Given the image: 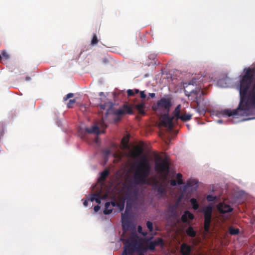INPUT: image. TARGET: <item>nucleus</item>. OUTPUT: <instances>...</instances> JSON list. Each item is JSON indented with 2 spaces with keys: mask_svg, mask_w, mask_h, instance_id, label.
<instances>
[{
  "mask_svg": "<svg viewBox=\"0 0 255 255\" xmlns=\"http://www.w3.org/2000/svg\"><path fill=\"white\" fill-rule=\"evenodd\" d=\"M190 203L192 205V208L194 210H196L199 208V204H198L197 200L195 198H191L190 199Z\"/></svg>",
  "mask_w": 255,
  "mask_h": 255,
  "instance_id": "26",
  "label": "nucleus"
},
{
  "mask_svg": "<svg viewBox=\"0 0 255 255\" xmlns=\"http://www.w3.org/2000/svg\"><path fill=\"white\" fill-rule=\"evenodd\" d=\"M127 201H129V206H128V212H130L132 207V204L130 202V199H128Z\"/></svg>",
  "mask_w": 255,
  "mask_h": 255,
  "instance_id": "46",
  "label": "nucleus"
},
{
  "mask_svg": "<svg viewBox=\"0 0 255 255\" xmlns=\"http://www.w3.org/2000/svg\"><path fill=\"white\" fill-rule=\"evenodd\" d=\"M192 251L191 246L186 243H183L181 246L180 252L182 255H190Z\"/></svg>",
  "mask_w": 255,
  "mask_h": 255,
  "instance_id": "13",
  "label": "nucleus"
},
{
  "mask_svg": "<svg viewBox=\"0 0 255 255\" xmlns=\"http://www.w3.org/2000/svg\"><path fill=\"white\" fill-rule=\"evenodd\" d=\"M137 192L136 191H134L133 192H132V193L129 191V190L128 189V192H127V195L128 196H129V195H131V196L132 197H133L134 198H137Z\"/></svg>",
  "mask_w": 255,
  "mask_h": 255,
  "instance_id": "36",
  "label": "nucleus"
},
{
  "mask_svg": "<svg viewBox=\"0 0 255 255\" xmlns=\"http://www.w3.org/2000/svg\"><path fill=\"white\" fill-rule=\"evenodd\" d=\"M187 127H188V128H189V126L188 125H187Z\"/></svg>",
  "mask_w": 255,
  "mask_h": 255,
  "instance_id": "60",
  "label": "nucleus"
},
{
  "mask_svg": "<svg viewBox=\"0 0 255 255\" xmlns=\"http://www.w3.org/2000/svg\"><path fill=\"white\" fill-rule=\"evenodd\" d=\"M111 206L113 208L114 207H116L118 202L116 201H112L110 202Z\"/></svg>",
  "mask_w": 255,
  "mask_h": 255,
  "instance_id": "47",
  "label": "nucleus"
},
{
  "mask_svg": "<svg viewBox=\"0 0 255 255\" xmlns=\"http://www.w3.org/2000/svg\"><path fill=\"white\" fill-rule=\"evenodd\" d=\"M108 196L107 194H105L103 195L102 196H101V200L102 199H106Z\"/></svg>",
  "mask_w": 255,
  "mask_h": 255,
  "instance_id": "51",
  "label": "nucleus"
},
{
  "mask_svg": "<svg viewBox=\"0 0 255 255\" xmlns=\"http://www.w3.org/2000/svg\"><path fill=\"white\" fill-rule=\"evenodd\" d=\"M161 122L164 127L172 129L174 127V123L175 122V121L167 113L163 115Z\"/></svg>",
  "mask_w": 255,
  "mask_h": 255,
  "instance_id": "9",
  "label": "nucleus"
},
{
  "mask_svg": "<svg viewBox=\"0 0 255 255\" xmlns=\"http://www.w3.org/2000/svg\"><path fill=\"white\" fill-rule=\"evenodd\" d=\"M201 89L202 87L200 86L199 89L193 90L190 92L191 96H193L194 98L193 101L197 104L198 106L203 101V96L205 94Z\"/></svg>",
  "mask_w": 255,
  "mask_h": 255,
  "instance_id": "8",
  "label": "nucleus"
},
{
  "mask_svg": "<svg viewBox=\"0 0 255 255\" xmlns=\"http://www.w3.org/2000/svg\"><path fill=\"white\" fill-rule=\"evenodd\" d=\"M188 84L192 85H197L196 79L195 78H193L189 82Z\"/></svg>",
  "mask_w": 255,
  "mask_h": 255,
  "instance_id": "42",
  "label": "nucleus"
},
{
  "mask_svg": "<svg viewBox=\"0 0 255 255\" xmlns=\"http://www.w3.org/2000/svg\"><path fill=\"white\" fill-rule=\"evenodd\" d=\"M146 245L147 248L150 251H154L155 247L160 246L163 248L164 246V243L163 240L161 238H158L157 240L153 241H149L147 240L146 242Z\"/></svg>",
  "mask_w": 255,
  "mask_h": 255,
  "instance_id": "10",
  "label": "nucleus"
},
{
  "mask_svg": "<svg viewBox=\"0 0 255 255\" xmlns=\"http://www.w3.org/2000/svg\"><path fill=\"white\" fill-rule=\"evenodd\" d=\"M217 209L221 214H225L232 212L233 208L229 205L224 203H220L217 206Z\"/></svg>",
  "mask_w": 255,
  "mask_h": 255,
  "instance_id": "11",
  "label": "nucleus"
},
{
  "mask_svg": "<svg viewBox=\"0 0 255 255\" xmlns=\"http://www.w3.org/2000/svg\"><path fill=\"white\" fill-rule=\"evenodd\" d=\"M100 207L99 205H96L94 207V209L95 212H97L99 211Z\"/></svg>",
  "mask_w": 255,
  "mask_h": 255,
  "instance_id": "48",
  "label": "nucleus"
},
{
  "mask_svg": "<svg viewBox=\"0 0 255 255\" xmlns=\"http://www.w3.org/2000/svg\"><path fill=\"white\" fill-rule=\"evenodd\" d=\"M76 100L75 99H71L69 101L67 104V107L68 108H72L73 107V105L75 103Z\"/></svg>",
  "mask_w": 255,
  "mask_h": 255,
  "instance_id": "34",
  "label": "nucleus"
},
{
  "mask_svg": "<svg viewBox=\"0 0 255 255\" xmlns=\"http://www.w3.org/2000/svg\"><path fill=\"white\" fill-rule=\"evenodd\" d=\"M140 97L142 99H144L146 98V95L144 93V91H140Z\"/></svg>",
  "mask_w": 255,
  "mask_h": 255,
  "instance_id": "45",
  "label": "nucleus"
},
{
  "mask_svg": "<svg viewBox=\"0 0 255 255\" xmlns=\"http://www.w3.org/2000/svg\"><path fill=\"white\" fill-rule=\"evenodd\" d=\"M171 107V100L170 98H162L158 100L155 105L152 107L153 110L155 111L163 110L169 112Z\"/></svg>",
  "mask_w": 255,
  "mask_h": 255,
  "instance_id": "7",
  "label": "nucleus"
},
{
  "mask_svg": "<svg viewBox=\"0 0 255 255\" xmlns=\"http://www.w3.org/2000/svg\"><path fill=\"white\" fill-rule=\"evenodd\" d=\"M129 201L127 202L126 209L124 213L122 214V220H129V214L130 212H128Z\"/></svg>",
  "mask_w": 255,
  "mask_h": 255,
  "instance_id": "18",
  "label": "nucleus"
},
{
  "mask_svg": "<svg viewBox=\"0 0 255 255\" xmlns=\"http://www.w3.org/2000/svg\"><path fill=\"white\" fill-rule=\"evenodd\" d=\"M135 108L138 111L139 114L141 115H145V111L144 109L145 108V103H141L134 105Z\"/></svg>",
  "mask_w": 255,
  "mask_h": 255,
  "instance_id": "17",
  "label": "nucleus"
},
{
  "mask_svg": "<svg viewBox=\"0 0 255 255\" xmlns=\"http://www.w3.org/2000/svg\"><path fill=\"white\" fill-rule=\"evenodd\" d=\"M138 232L143 235V236H145L147 235V232L146 231L143 232L142 228L140 226H138L137 228Z\"/></svg>",
  "mask_w": 255,
  "mask_h": 255,
  "instance_id": "35",
  "label": "nucleus"
},
{
  "mask_svg": "<svg viewBox=\"0 0 255 255\" xmlns=\"http://www.w3.org/2000/svg\"><path fill=\"white\" fill-rule=\"evenodd\" d=\"M155 170L157 173L167 175L169 172L168 161L160 156H157L155 160Z\"/></svg>",
  "mask_w": 255,
  "mask_h": 255,
  "instance_id": "4",
  "label": "nucleus"
},
{
  "mask_svg": "<svg viewBox=\"0 0 255 255\" xmlns=\"http://www.w3.org/2000/svg\"><path fill=\"white\" fill-rule=\"evenodd\" d=\"M98 42V39L96 34H94L93 38L91 40V44L94 45H96Z\"/></svg>",
  "mask_w": 255,
  "mask_h": 255,
  "instance_id": "33",
  "label": "nucleus"
},
{
  "mask_svg": "<svg viewBox=\"0 0 255 255\" xmlns=\"http://www.w3.org/2000/svg\"><path fill=\"white\" fill-rule=\"evenodd\" d=\"M149 58L150 59H154V58H155V55H153V54H151L149 56Z\"/></svg>",
  "mask_w": 255,
  "mask_h": 255,
  "instance_id": "56",
  "label": "nucleus"
},
{
  "mask_svg": "<svg viewBox=\"0 0 255 255\" xmlns=\"http://www.w3.org/2000/svg\"><path fill=\"white\" fill-rule=\"evenodd\" d=\"M240 76L239 86L240 101L236 109H225L220 112L223 116H248L255 108V66L245 68Z\"/></svg>",
  "mask_w": 255,
  "mask_h": 255,
  "instance_id": "1",
  "label": "nucleus"
},
{
  "mask_svg": "<svg viewBox=\"0 0 255 255\" xmlns=\"http://www.w3.org/2000/svg\"><path fill=\"white\" fill-rule=\"evenodd\" d=\"M99 95H100V96H103V95L104 96V95L103 92H100V93H99Z\"/></svg>",
  "mask_w": 255,
  "mask_h": 255,
  "instance_id": "59",
  "label": "nucleus"
},
{
  "mask_svg": "<svg viewBox=\"0 0 255 255\" xmlns=\"http://www.w3.org/2000/svg\"><path fill=\"white\" fill-rule=\"evenodd\" d=\"M212 211L213 207L211 205L205 206L202 210L204 217V228L205 231L206 232H208L210 230L211 223L212 222Z\"/></svg>",
  "mask_w": 255,
  "mask_h": 255,
  "instance_id": "5",
  "label": "nucleus"
},
{
  "mask_svg": "<svg viewBox=\"0 0 255 255\" xmlns=\"http://www.w3.org/2000/svg\"><path fill=\"white\" fill-rule=\"evenodd\" d=\"M110 107L109 108V109L108 110V111L106 112V115H107L109 114L110 109L112 107V103H110Z\"/></svg>",
  "mask_w": 255,
  "mask_h": 255,
  "instance_id": "55",
  "label": "nucleus"
},
{
  "mask_svg": "<svg viewBox=\"0 0 255 255\" xmlns=\"http://www.w3.org/2000/svg\"><path fill=\"white\" fill-rule=\"evenodd\" d=\"M90 200L92 202L95 201L97 204H100L101 202L100 194L99 193H97L92 194Z\"/></svg>",
  "mask_w": 255,
  "mask_h": 255,
  "instance_id": "19",
  "label": "nucleus"
},
{
  "mask_svg": "<svg viewBox=\"0 0 255 255\" xmlns=\"http://www.w3.org/2000/svg\"><path fill=\"white\" fill-rule=\"evenodd\" d=\"M113 211V207L111 205L110 202H106L105 206V209L104 210V214L105 215H109Z\"/></svg>",
  "mask_w": 255,
  "mask_h": 255,
  "instance_id": "20",
  "label": "nucleus"
},
{
  "mask_svg": "<svg viewBox=\"0 0 255 255\" xmlns=\"http://www.w3.org/2000/svg\"><path fill=\"white\" fill-rule=\"evenodd\" d=\"M120 211H122L125 207V201L124 200H121L120 202H118L117 206Z\"/></svg>",
  "mask_w": 255,
  "mask_h": 255,
  "instance_id": "29",
  "label": "nucleus"
},
{
  "mask_svg": "<svg viewBox=\"0 0 255 255\" xmlns=\"http://www.w3.org/2000/svg\"><path fill=\"white\" fill-rule=\"evenodd\" d=\"M74 96V94L73 93H70L67 94L64 98L63 100L64 101H67L69 98H72Z\"/></svg>",
  "mask_w": 255,
  "mask_h": 255,
  "instance_id": "39",
  "label": "nucleus"
},
{
  "mask_svg": "<svg viewBox=\"0 0 255 255\" xmlns=\"http://www.w3.org/2000/svg\"><path fill=\"white\" fill-rule=\"evenodd\" d=\"M88 200H85L84 202H83V205L84 206H88Z\"/></svg>",
  "mask_w": 255,
  "mask_h": 255,
  "instance_id": "54",
  "label": "nucleus"
},
{
  "mask_svg": "<svg viewBox=\"0 0 255 255\" xmlns=\"http://www.w3.org/2000/svg\"><path fill=\"white\" fill-rule=\"evenodd\" d=\"M109 174V171L108 170H105L101 173L100 179L102 181H104L107 178Z\"/></svg>",
  "mask_w": 255,
  "mask_h": 255,
  "instance_id": "28",
  "label": "nucleus"
},
{
  "mask_svg": "<svg viewBox=\"0 0 255 255\" xmlns=\"http://www.w3.org/2000/svg\"><path fill=\"white\" fill-rule=\"evenodd\" d=\"M133 91H134V94H135H135H137V93H138L139 92V90H138V89H134V90H133Z\"/></svg>",
  "mask_w": 255,
  "mask_h": 255,
  "instance_id": "57",
  "label": "nucleus"
},
{
  "mask_svg": "<svg viewBox=\"0 0 255 255\" xmlns=\"http://www.w3.org/2000/svg\"><path fill=\"white\" fill-rule=\"evenodd\" d=\"M145 251V249L137 239L132 238L127 241L122 255H144Z\"/></svg>",
  "mask_w": 255,
  "mask_h": 255,
  "instance_id": "3",
  "label": "nucleus"
},
{
  "mask_svg": "<svg viewBox=\"0 0 255 255\" xmlns=\"http://www.w3.org/2000/svg\"><path fill=\"white\" fill-rule=\"evenodd\" d=\"M6 60L8 59L9 58V55L7 54V53L4 51H2L1 52V55H0V62H2V57Z\"/></svg>",
  "mask_w": 255,
  "mask_h": 255,
  "instance_id": "30",
  "label": "nucleus"
},
{
  "mask_svg": "<svg viewBox=\"0 0 255 255\" xmlns=\"http://www.w3.org/2000/svg\"><path fill=\"white\" fill-rule=\"evenodd\" d=\"M192 115L190 114L184 113L181 115V117H179V119H180L183 122H186L190 120L192 118Z\"/></svg>",
  "mask_w": 255,
  "mask_h": 255,
  "instance_id": "24",
  "label": "nucleus"
},
{
  "mask_svg": "<svg viewBox=\"0 0 255 255\" xmlns=\"http://www.w3.org/2000/svg\"><path fill=\"white\" fill-rule=\"evenodd\" d=\"M107 103H104L103 104H101L99 105L100 107V109L101 110H105L106 109V107H107Z\"/></svg>",
  "mask_w": 255,
  "mask_h": 255,
  "instance_id": "44",
  "label": "nucleus"
},
{
  "mask_svg": "<svg viewBox=\"0 0 255 255\" xmlns=\"http://www.w3.org/2000/svg\"><path fill=\"white\" fill-rule=\"evenodd\" d=\"M101 124L102 125H101V127L102 128H107V126L104 123L103 118H102V121H101Z\"/></svg>",
  "mask_w": 255,
  "mask_h": 255,
  "instance_id": "49",
  "label": "nucleus"
},
{
  "mask_svg": "<svg viewBox=\"0 0 255 255\" xmlns=\"http://www.w3.org/2000/svg\"><path fill=\"white\" fill-rule=\"evenodd\" d=\"M151 170V165L147 158L142 157L137 164L133 175L134 182L137 185L144 184L150 174Z\"/></svg>",
  "mask_w": 255,
  "mask_h": 255,
  "instance_id": "2",
  "label": "nucleus"
},
{
  "mask_svg": "<svg viewBox=\"0 0 255 255\" xmlns=\"http://www.w3.org/2000/svg\"><path fill=\"white\" fill-rule=\"evenodd\" d=\"M176 178L178 180V184L179 185H182L183 184V181L182 179V175L181 173H177L176 175Z\"/></svg>",
  "mask_w": 255,
  "mask_h": 255,
  "instance_id": "32",
  "label": "nucleus"
},
{
  "mask_svg": "<svg viewBox=\"0 0 255 255\" xmlns=\"http://www.w3.org/2000/svg\"><path fill=\"white\" fill-rule=\"evenodd\" d=\"M198 187V182L195 179H191L187 181L186 185H185V188L187 189L189 188H192L193 189H196Z\"/></svg>",
  "mask_w": 255,
  "mask_h": 255,
  "instance_id": "14",
  "label": "nucleus"
},
{
  "mask_svg": "<svg viewBox=\"0 0 255 255\" xmlns=\"http://www.w3.org/2000/svg\"><path fill=\"white\" fill-rule=\"evenodd\" d=\"M170 185L172 186H175L177 185V182L174 179H171L170 181Z\"/></svg>",
  "mask_w": 255,
  "mask_h": 255,
  "instance_id": "43",
  "label": "nucleus"
},
{
  "mask_svg": "<svg viewBox=\"0 0 255 255\" xmlns=\"http://www.w3.org/2000/svg\"><path fill=\"white\" fill-rule=\"evenodd\" d=\"M3 131H4V126H3V124L0 123V138L3 135Z\"/></svg>",
  "mask_w": 255,
  "mask_h": 255,
  "instance_id": "40",
  "label": "nucleus"
},
{
  "mask_svg": "<svg viewBox=\"0 0 255 255\" xmlns=\"http://www.w3.org/2000/svg\"><path fill=\"white\" fill-rule=\"evenodd\" d=\"M114 114L115 116L114 121L116 123L119 122L122 117L125 114H133L132 105L124 104L122 108H120L114 111Z\"/></svg>",
  "mask_w": 255,
  "mask_h": 255,
  "instance_id": "6",
  "label": "nucleus"
},
{
  "mask_svg": "<svg viewBox=\"0 0 255 255\" xmlns=\"http://www.w3.org/2000/svg\"><path fill=\"white\" fill-rule=\"evenodd\" d=\"M207 200L209 202L214 201L216 200V197L212 195H209L206 197Z\"/></svg>",
  "mask_w": 255,
  "mask_h": 255,
  "instance_id": "37",
  "label": "nucleus"
},
{
  "mask_svg": "<svg viewBox=\"0 0 255 255\" xmlns=\"http://www.w3.org/2000/svg\"><path fill=\"white\" fill-rule=\"evenodd\" d=\"M146 226L150 232H152L153 231V225L151 222L147 221L146 223Z\"/></svg>",
  "mask_w": 255,
  "mask_h": 255,
  "instance_id": "38",
  "label": "nucleus"
},
{
  "mask_svg": "<svg viewBox=\"0 0 255 255\" xmlns=\"http://www.w3.org/2000/svg\"><path fill=\"white\" fill-rule=\"evenodd\" d=\"M168 212L171 214L170 216L173 217L176 214V209L174 206H170L168 208Z\"/></svg>",
  "mask_w": 255,
  "mask_h": 255,
  "instance_id": "31",
  "label": "nucleus"
},
{
  "mask_svg": "<svg viewBox=\"0 0 255 255\" xmlns=\"http://www.w3.org/2000/svg\"><path fill=\"white\" fill-rule=\"evenodd\" d=\"M155 187L158 195L162 196L165 194L166 189L161 184L156 185Z\"/></svg>",
  "mask_w": 255,
  "mask_h": 255,
  "instance_id": "21",
  "label": "nucleus"
},
{
  "mask_svg": "<svg viewBox=\"0 0 255 255\" xmlns=\"http://www.w3.org/2000/svg\"><path fill=\"white\" fill-rule=\"evenodd\" d=\"M142 152V148L140 147L137 146L135 148V151L131 153V156L133 158H136L141 154Z\"/></svg>",
  "mask_w": 255,
  "mask_h": 255,
  "instance_id": "23",
  "label": "nucleus"
},
{
  "mask_svg": "<svg viewBox=\"0 0 255 255\" xmlns=\"http://www.w3.org/2000/svg\"><path fill=\"white\" fill-rule=\"evenodd\" d=\"M122 227L124 231L128 230L130 227V221L129 220H122Z\"/></svg>",
  "mask_w": 255,
  "mask_h": 255,
  "instance_id": "25",
  "label": "nucleus"
},
{
  "mask_svg": "<svg viewBox=\"0 0 255 255\" xmlns=\"http://www.w3.org/2000/svg\"><path fill=\"white\" fill-rule=\"evenodd\" d=\"M30 79H31V78L30 77H29V76H26L25 77V80L26 81H29Z\"/></svg>",
  "mask_w": 255,
  "mask_h": 255,
  "instance_id": "58",
  "label": "nucleus"
},
{
  "mask_svg": "<svg viewBox=\"0 0 255 255\" xmlns=\"http://www.w3.org/2000/svg\"><path fill=\"white\" fill-rule=\"evenodd\" d=\"M122 142L123 143V144H125L126 146H127V145H128V139H127V140H126V141H125V139H124V138H123V139H122Z\"/></svg>",
  "mask_w": 255,
  "mask_h": 255,
  "instance_id": "50",
  "label": "nucleus"
},
{
  "mask_svg": "<svg viewBox=\"0 0 255 255\" xmlns=\"http://www.w3.org/2000/svg\"><path fill=\"white\" fill-rule=\"evenodd\" d=\"M127 94L128 97H130L133 96L134 93L133 90L129 89L127 91Z\"/></svg>",
  "mask_w": 255,
  "mask_h": 255,
  "instance_id": "41",
  "label": "nucleus"
},
{
  "mask_svg": "<svg viewBox=\"0 0 255 255\" xmlns=\"http://www.w3.org/2000/svg\"><path fill=\"white\" fill-rule=\"evenodd\" d=\"M173 116H172V118H173L174 120L175 121V122H177L178 119H179V117H181L180 115V105H178L175 109L174 111L173 112Z\"/></svg>",
  "mask_w": 255,
  "mask_h": 255,
  "instance_id": "15",
  "label": "nucleus"
},
{
  "mask_svg": "<svg viewBox=\"0 0 255 255\" xmlns=\"http://www.w3.org/2000/svg\"><path fill=\"white\" fill-rule=\"evenodd\" d=\"M85 131L89 133H95L97 135L100 133V130L99 128L96 126H94L91 128H86Z\"/></svg>",
  "mask_w": 255,
  "mask_h": 255,
  "instance_id": "16",
  "label": "nucleus"
},
{
  "mask_svg": "<svg viewBox=\"0 0 255 255\" xmlns=\"http://www.w3.org/2000/svg\"><path fill=\"white\" fill-rule=\"evenodd\" d=\"M149 96L151 98H153L155 97V93H149Z\"/></svg>",
  "mask_w": 255,
  "mask_h": 255,
  "instance_id": "52",
  "label": "nucleus"
},
{
  "mask_svg": "<svg viewBox=\"0 0 255 255\" xmlns=\"http://www.w3.org/2000/svg\"><path fill=\"white\" fill-rule=\"evenodd\" d=\"M194 218V215L188 211H185L181 217V221L184 223L190 224L191 221Z\"/></svg>",
  "mask_w": 255,
  "mask_h": 255,
  "instance_id": "12",
  "label": "nucleus"
},
{
  "mask_svg": "<svg viewBox=\"0 0 255 255\" xmlns=\"http://www.w3.org/2000/svg\"><path fill=\"white\" fill-rule=\"evenodd\" d=\"M186 233L187 235L190 237L194 238L196 236V232L193 229V228L191 226L189 227L186 231Z\"/></svg>",
  "mask_w": 255,
  "mask_h": 255,
  "instance_id": "22",
  "label": "nucleus"
},
{
  "mask_svg": "<svg viewBox=\"0 0 255 255\" xmlns=\"http://www.w3.org/2000/svg\"><path fill=\"white\" fill-rule=\"evenodd\" d=\"M229 232L231 235H237L240 233V230L238 228H235L233 227H230L229 228Z\"/></svg>",
  "mask_w": 255,
  "mask_h": 255,
  "instance_id": "27",
  "label": "nucleus"
},
{
  "mask_svg": "<svg viewBox=\"0 0 255 255\" xmlns=\"http://www.w3.org/2000/svg\"><path fill=\"white\" fill-rule=\"evenodd\" d=\"M103 62L105 64H107V63H108L109 62V60L107 58H104L103 59Z\"/></svg>",
  "mask_w": 255,
  "mask_h": 255,
  "instance_id": "53",
  "label": "nucleus"
}]
</instances>
